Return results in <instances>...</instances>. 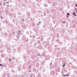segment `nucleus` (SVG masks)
<instances>
[{"label":"nucleus","mask_w":77,"mask_h":77,"mask_svg":"<svg viewBox=\"0 0 77 77\" xmlns=\"http://www.w3.org/2000/svg\"><path fill=\"white\" fill-rule=\"evenodd\" d=\"M49 45V44H46L45 45V48H48V50L49 51H51V48L50 47H48V46Z\"/></svg>","instance_id":"nucleus-1"},{"label":"nucleus","mask_w":77,"mask_h":77,"mask_svg":"<svg viewBox=\"0 0 77 77\" xmlns=\"http://www.w3.org/2000/svg\"><path fill=\"white\" fill-rule=\"evenodd\" d=\"M5 47H7L8 50H10V48L9 47V45L7 44H6L5 45Z\"/></svg>","instance_id":"nucleus-2"},{"label":"nucleus","mask_w":77,"mask_h":77,"mask_svg":"<svg viewBox=\"0 0 77 77\" xmlns=\"http://www.w3.org/2000/svg\"><path fill=\"white\" fill-rule=\"evenodd\" d=\"M50 74H51V75H54V71H52L51 72Z\"/></svg>","instance_id":"nucleus-3"},{"label":"nucleus","mask_w":77,"mask_h":77,"mask_svg":"<svg viewBox=\"0 0 77 77\" xmlns=\"http://www.w3.org/2000/svg\"><path fill=\"white\" fill-rule=\"evenodd\" d=\"M4 37H8V33L7 32H5V33L4 35Z\"/></svg>","instance_id":"nucleus-4"},{"label":"nucleus","mask_w":77,"mask_h":77,"mask_svg":"<svg viewBox=\"0 0 77 77\" xmlns=\"http://www.w3.org/2000/svg\"><path fill=\"white\" fill-rule=\"evenodd\" d=\"M26 15L28 17H30V13L29 12H27Z\"/></svg>","instance_id":"nucleus-5"},{"label":"nucleus","mask_w":77,"mask_h":77,"mask_svg":"<svg viewBox=\"0 0 77 77\" xmlns=\"http://www.w3.org/2000/svg\"><path fill=\"white\" fill-rule=\"evenodd\" d=\"M31 62V61L30 60H28V61H27V63L29 64Z\"/></svg>","instance_id":"nucleus-6"},{"label":"nucleus","mask_w":77,"mask_h":77,"mask_svg":"<svg viewBox=\"0 0 77 77\" xmlns=\"http://www.w3.org/2000/svg\"><path fill=\"white\" fill-rule=\"evenodd\" d=\"M44 7L47 8V7H48V5L46 4H44Z\"/></svg>","instance_id":"nucleus-7"},{"label":"nucleus","mask_w":77,"mask_h":77,"mask_svg":"<svg viewBox=\"0 0 77 77\" xmlns=\"http://www.w3.org/2000/svg\"><path fill=\"white\" fill-rule=\"evenodd\" d=\"M37 42L38 44H41V42L39 40H38L37 41Z\"/></svg>","instance_id":"nucleus-8"},{"label":"nucleus","mask_w":77,"mask_h":77,"mask_svg":"<svg viewBox=\"0 0 77 77\" xmlns=\"http://www.w3.org/2000/svg\"><path fill=\"white\" fill-rule=\"evenodd\" d=\"M16 36L17 37V41H18V38H19V37H20V36L18 35H16Z\"/></svg>","instance_id":"nucleus-9"},{"label":"nucleus","mask_w":77,"mask_h":77,"mask_svg":"<svg viewBox=\"0 0 77 77\" xmlns=\"http://www.w3.org/2000/svg\"><path fill=\"white\" fill-rule=\"evenodd\" d=\"M28 41H29V39H28L27 38H26L25 39V41L26 42H28Z\"/></svg>","instance_id":"nucleus-10"},{"label":"nucleus","mask_w":77,"mask_h":77,"mask_svg":"<svg viewBox=\"0 0 77 77\" xmlns=\"http://www.w3.org/2000/svg\"><path fill=\"white\" fill-rule=\"evenodd\" d=\"M8 12H9L8 11L6 10L5 11V14H6V15H8Z\"/></svg>","instance_id":"nucleus-11"},{"label":"nucleus","mask_w":77,"mask_h":77,"mask_svg":"<svg viewBox=\"0 0 77 77\" xmlns=\"http://www.w3.org/2000/svg\"><path fill=\"white\" fill-rule=\"evenodd\" d=\"M53 5L54 6H56V3L53 2Z\"/></svg>","instance_id":"nucleus-12"},{"label":"nucleus","mask_w":77,"mask_h":77,"mask_svg":"<svg viewBox=\"0 0 77 77\" xmlns=\"http://www.w3.org/2000/svg\"><path fill=\"white\" fill-rule=\"evenodd\" d=\"M69 75V74H67V75L63 74V76H68V75Z\"/></svg>","instance_id":"nucleus-13"},{"label":"nucleus","mask_w":77,"mask_h":77,"mask_svg":"<svg viewBox=\"0 0 77 77\" xmlns=\"http://www.w3.org/2000/svg\"><path fill=\"white\" fill-rule=\"evenodd\" d=\"M17 69H18V71H20V70H21V68L20 67H18Z\"/></svg>","instance_id":"nucleus-14"},{"label":"nucleus","mask_w":77,"mask_h":77,"mask_svg":"<svg viewBox=\"0 0 77 77\" xmlns=\"http://www.w3.org/2000/svg\"><path fill=\"white\" fill-rule=\"evenodd\" d=\"M11 24H11L10 23H8V26H10V27H11L10 26H11Z\"/></svg>","instance_id":"nucleus-15"},{"label":"nucleus","mask_w":77,"mask_h":77,"mask_svg":"<svg viewBox=\"0 0 77 77\" xmlns=\"http://www.w3.org/2000/svg\"><path fill=\"white\" fill-rule=\"evenodd\" d=\"M13 52H14V53H15L16 52V49H13Z\"/></svg>","instance_id":"nucleus-16"},{"label":"nucleus","mask_w":77,"mask_h":77,"mask_svg":"<svg viewBox=\"0 0 77 77\" xmlns=\"http://www.w3.org/2000/svg\"><path fill=\"white\" fill-rule=\"evenodd\" d=\"M39 48H40V50H41V49H42V47L41 46H39Z\"/></svg>","instance_id":"nucleus-17"},{"label":"nucleus","mask_w":77,"mask_h":77,"mask_svg":"<svg viewBox=\"0 0 77 77\" xmlns=\"http://www.w3.org/2000/svg\"><path fill=\"white\" fill-rule=\"evenodd\" d=\"M58 45H55V47L56 48H57V47H58Z\"/></svg>","instance_id":"nucleus-18"},{"label":"nucleus","mask_w":77,"mask_h":77,"mask_svg":"<svg viewBox=\"0 0 77 77\" xmlns=\"http://www.w3.org/2000/svg\"><path fill=\"white\" fill-rule=\"evenodd\" d=\"M56 41L57 42H59L60 41V40L59 39H57L56 40Z\"/></svg>","instance_id":"nucleus-19"},{"label":"nucleus","mask_w":77,"mask_h":77,"mask_svg":"<svg viewBox=\"0 0 77 77\" xmlns=\"http://www.w3.org/2000/svg\"><path fill=\"white\" fill-rule=\"evenodd\" d=\"M26 33V34H27V35H29V32H28V31H27V32Z\"/></svg>","instance_id":"nucleus-20"},{"label":"nucleus","mask_w":77,"mask_h":77,"mask_svg":"<svg viewBox=\"0 0 77 77\" xmlns=\"http://www.w3.org/2000/svg\"><path fill=\"white\" fill-rule=\"evenodd\" d=\"M48 3H50L51 2V0H48Z\"/></svg>","instance_id":"nucleus-21"},{"label":"nucleus","mask_w":77,"mask_h":77,"mask_svg":"<svg viewBox=\"0 0 77 77\" xmlns=\"http://www.w3.org/2000/svg\"><path fill=\"white\" fill-rule=\"evenodd\" d=\"M46 15V13L45 12H44V16H45Z\"/></svg>","instance_id":"nucleus-22"},{"label":"nucleus","mask_w":77,"mask_h":77,"mask_svg":"<svg viewBox=\"0 0 77 77\" xmlns=\"http://www.w3.org/2000/svg\"><path fill=\"white\" fill-rule=\"evenodd\" d=\"M9 60L10 61L12 60V58H10L9 59Z\"/></svg>","instance_id":"nucleus-23"},{"label":"nucleus","mask_w":77,"mask_h":77,"mask_svg":"<svg viewBox=\"0 0 77 77\" xmlns=\"http://www.w3.org/2000/svg\"><path fill=\"white\" fill-rule=\"evenodd\" d=\"M67 15H69V16H70V15H69V13H67Z\"/></svg>","instance_id":"nucleus-24"},{"label":"nucleus","mask_w":77,"mask_h":77,"mask_svg":"<svg viewBox=\"0 0 77 77\" xmlns=\"http://www.w3.org/2000/svg\"><path fill=\"white\" fill-rule=\"evenodd\" d=\"M12 21L13 22H15V19H13Z\"/></svg>","instance_id":"nucleus-25"},{"label":"nucleus","mask_w":77,"mask_h":77,"mask_svg":"<svg viewBox=\"0 0 77 77\" xmlns=\"http://www.w3.org/2000/svg\"><path fill=\"white\" fill-rule=\"evenodd\" d=\"M14 17L15 18V16H16L15 14H14Z\"/></svg>","instance_id":"nucleus-26"},{"label":"nucleus","mask_w":77,"mask_h":77,"mask_svg":"<svg viewBox=\"0 0 77 77\" xmlns=\"http://www.w3.org/2000/svg\"><path fill=\"white\" fill-rule=\"evenodd\" d=\"M22 20H23V22L24 21V19H23L22 20H21V21H22Z\"/></svg>","instance_id":"nucleus-27"},{"label":"nucleus","mask_w":77,"mask_h":77,"mask_svg":"<svg viewBox=\"0 0 77 77\" xmlns=\"http://www.w3.org/2000/svg\"><path fill=\"white\" fill-rule=\"evenodd\" d=\"M51 64H52V62L50 63V64L49 65V66H51Z\"/></svg>","instance_id":"nucleus-28"},{"label":"nucleus","mask_w":77,"mask_h":77,"mask_svg":"<svg viewBox=\"0 0 77 77\" xmlns=\"http://www.w3.org/2000/svg\"><path fill=\"white\" fill-rule=\"evenodd\" d=\"M66 17H67V18H68V17H69V15H66Z\"/></svg>","instance_id":"nucleus-29"},{"label":"nucleus","mask_w":77,"mask_h":77,"mask_svg":"<svg viewBox=\"0 0 77 77\" xmlns=\"http://www.w3.org/2000/svg\"><path fill=\"white\" fill-rule=\"evenodd\" d=\"M75 14V12H73V15H74Z\"/></svg>","instance_id":"nucleus-30"},{"label":"nucleus","mask_w":77,"mask_h":77,"mask_svg":"<svg viewBox=\"0 0 77 77\" xmlns=\"http://www.w3.org/2000/svg\"><path fill=\"white\" fill-rule=\"evenodd\" d=\"M3 5H4V6H5V5H6V4H5V3H3Z\"/></svg>","instance_id":"nucleus-31"},{"label":"nucleus","mask_w":77,"mask_h":77,"mask_svg":"<svg viewBox=\"0 0 77 77\" xmlns=\"http://www.w3.org/2000/svg\"><path fill=\"white\" fill-rule=\"evenodd\" d=\"M40 39V38L38 37L37 38V39Z\"/></svg>","instance_id":"nucleus-32"},{"label":"nucleus","mask_w":77,"mask_h":77,"mask_svg":"<svg viewBox=\"0 0 77 77\" xmlns=\"http://www.w3.org/2000/svg\"><path fill=\"white\" fill-rule=\"evenodd\" d=\"M44 38H42L41 39V41H42Z\"/></svg>","instance_id":"nucleus-33"},{"label":"nucleus","mask_w":77,"mask_h":77,"mask_svg":"<svg viewBox=\"0 0 77 77\" xmlns=\"http://www.w3.org/2000/svg\"><path fill=\"white\" fill-rule=\"evenodd\" d=\"M63 23L64 24H65V23H66V22L65 21H63Z\"/></svg>","instance_id":"nucleus-34"},{"label":"nucleus","mask_w":77,"mask_h":77,"mask_svg":"<svg viewBox=\"0 0 77 77\" xmlns=\"http://www.w3.org/2000/svg\"><path fill=\"white\" fill-rule=\"evenodd\" d=\"M69 65H72V63H69Z\"/></svg>","instance_id":"nucleus-35"},{"label":"nucleus","mask_w":77,"mask_h":77,"mask_svg":"<svg viewBox=\"0 0 77 77\" xmlns=\"http://www.w3.org/2000/svg\"><path fill=\"white\" fill-rule=\"evenodd\" d=\"M74 62H76V60L75 59V60H74Z\"/></svg>","instance_id":"nucleus-36"},{"label":"nucleus","mask_w":77,"mask_h":77,"mask_svg":"<svg viewBox=\"0 0 77 77\" xmlns=\"http://www.w3.org/2000/svg\"><path fill=\"white\" fill-rule=\"evenodd\" d=\"M44 76L45 77H47V76L46 75H44Z\"/></svg>","instance_id":"nucleus-37"},{"label":"nucleus","mask_w":77,"mask_h":77,"mask_svg":"<svg viewBox=\"0 0 77 77\" xmlns=\"http://www.w3.org/2000/svg\"><path fill=\"white\" fill-rule=\"evenodd\" d=\"M56 74L57 75H58V73H56Z\"/></svg>","instance_id":"nucleus-38"},{"label":"nucleus","mask_w":77,"mask_h":77,"mask_svg":"<svg viewBox=\"0 0 77 77\" xmlns=\"http://www.w3.org/2000/svg\"><path fill=\"white\" fill-rule=\"evenodd\" d=\"M53 39V40H52V41H54V39H53V38H52Z\"/></svg>","instance_id":"nucleus-39"},{"label":"nucleus","mask_w":77,"mask_h":77,"mask_svg":"<svg viewBox=\"0 0 77 77\" xmlns=\"http://www.w3.org/2000/svg\"><path fill=\"white\" fill-rule=\"evenodd\" d=\"M11 72H14V70H11Z\"/></svg>","instance_id":"nucleus-40"},{"label":"nucleus","mask_w":77,"mask_h":77,"mask_svg":"<svg viewBox=\"0 0 77 77\" xmlns=\"http://www.w3.org/2000/svg\"><path fill=\"white\" fill-rule=\"evenodd\" d=\"M33 70H34V71H36V69H35L34 68L33 69Z\"/></svg>","instance_id":"nucleus-41"},{"label":"nucleus","mask_w":77,"mask_h":77,"mask_svg":"<svg viewBox=\"0 0 77 77\" xmlns=\"http://www.w3.org/2000/svg\"><path fill=\"white\" fill-rule=\"evenodd\" d=\"M34 45H36V42H35V44Z\"/></svg>","instance_id":"nucleus-42"},{"label":"nucleus","mask_w":77,"mask_h":77,"mask_svg":"<svg viewBox=\"0 0 77 77\" xmlns=\"http://www.w3.org/2000/svg\"><path fill=\"white\" fill-rule=\"evenodd\" d=\"M39 23H37V26H39Z\"/></svg>","instance_id":"nucleus-43"},{"label":"nucleus","mask_w":77,"mask_h":77,"mask_svg":"<svg viewBox=\"0 0 77 77\" xmlns=\"http://www.w3.org/2000/svg\"><path fill=\"white\" fill-rule=\"evenodd\" d=\"M38 56H42V55H41L40 54H38Z\"/></svg>","instance_id":"nucleus-44"},{"label":"nucleus","mask_w":77,"mask_h":77,"mask_svg":"<svg viewBox=\"0 0 77 77\" xmlns=\"http://www.w3.org/2000/svg\"><path fill=\"white\" fill-rule=\"evenodd\" d=\"M64 66H65V65H63L62 66V67H63Z\"/></svg>","instance_id":"nucleus-45"},{"label":"nucleus","mask_w":77,"mask_h":77,"mask_svg":"<svg viewBox=\"0 0 77 77\" xmlns=\"http://www.w3.org/2000/svg\"><path fill=\"white\" fill-rule=\"evenodd\" d=\"M33 38H35L36 37V36H32Z\"/></svg>","instance_id":"nucleus-46"},{"label":"nucleus","mask_w":77,"mask_h":77,"mask_svg":"<svg viewBox=\"0 0 77 77\" xmlns=\"http://www.w3.org/2000/svg\"><path fill=\"white\" fill-rule=\"evenodd\" d=\"M54 44V43H53V42H52L51 44Z\"/></svg>","instance_id":"nucleus-47"},{"label":"nucleus","mask_w":77,"mask_h":77,"mask_svg":"<svg viewBox=\"0 0 77 77\" xmlns=\"http://www.w3.org/2000/svg\"><path fill=\"white\" fill-rule=\"evenodd\" d=\"M74 15V16H75V17L77 16V15H76V14H75Z\"/></svg>","instance_id":"nucleus-48"},{"label":"nucleus","mask_w":77,"mask_h":77,"mask_svg":"<svg viewBox=\"0 0 77 77\" xmlns=\"http://www.w3.org/2000/svg\"><path fill=\"white\" fill-rule=\"evenodd\" d=\"M12 33L13 34H15V32H13Z\"/></svg>","instance_id":"nucleus-49"},{"label":"nucleus","mask_w":77,"mask_h":77,"mask_svg":"<svg viewBox=\"0 0 77 77\" xmlns=\"http://www.w3.org/2000/svg\"><path fill=\"white\" fill-rule=\"evenodd\" d=\"M75 9H76V11H77V9L76 8H75Z\"/></svg>","instance_id":"nucleus-50"},{"label":"nucleus","mask_w":77,"mask_h":77,"mask_svg":"<svg viewBox=\"0 0 77 77\" xmlns=\"http://www.w3.org/2000/svg\"><path fill=\"white\" fill-rule=\"evenodd\" d=\"M0 66H2V64H0Z\"/></svg>","instance_id":"nucleus-51"},{"label":"nucleus","mask_w":77,"mask_h":77,"mask_svg":"<svg viewBox=\"0 0 77 77\" xmlns=\"http://www.w3.org/2000/svg\"><path fill=\"white\" fill-rule=\"evenodd\" d=\"M19 33H21V31L19 30Z\"/></svg>","instance_id":"nucleus-52"},{"label":"nucleus","mask_w":77,"mask_h":77,"mask_svg":"<svg viewBox=\"0 0 77 77\" xmlns=\"http://www.w3.org/2000/svg\"><path fill=\"white\" fill-rule=\"evenodd\" d=\"M40 23H41V22H39L38 24H40Z\"/></svg>","instance_id":"nucleus-53"},{"label":"nucleus","mask_w":77,"mask_h":77,"mask_svg":"<svg viewBox=\"0 0 77 77\" xmlns=\"http://www.w3.org/2000/svg\"><path fill=\"white\" fill-rule=\"evenodd\" d=\"M75 6L77 7V4L75 5Z\"/></svg>","instance_id":"nucleus-54"},{"label":"nucleus","mask_w":77,"mask_h":77,"mask_svg":"<svg viewBox=\"0 0 77 77\" xmlns=\"http://www.w3.org/2000/svg\"><path fill=\"white\" fill-rule=\"evenodd\" d=\"M17 35H20V33H17Z\"/></svg>","instance_id":"nucleus-55"},{"label":"nucleus","mask_w":77,"mask_h":77,"mask_svg":"<svg viewBox=\"0 0 77 77\" xmlns=\"http://www.w3.org/2000/svg\"><path fill=\"white\" fill-rule=\"evenodd\" d=\"M7 7H9V5H7Z\"/></svg>","instance_id":"nucleus-56"},{"label":"nucleus","mask_w":77,"mask_h":77,"mask_svg":"<svg viewBox=\"0 0 77 77\" xmlns=\"http://www.w3.org/2000/svg\"><path fill=\"white\" fill-rule=\"evenodd\" d=\"M2 66H3H3H5V65H2Z\"/></svg>","instance_id":"nucleus-57"},{"label":"nucleus","mask_w":77,"mask_h":77,"mask_svg":"<svg viewBox=\"0 0 77 77\" xmlns=\"http://www.w3.org/2000/svg\"><path fill=\"white\" fill-rule=\"evenodd\" d=\"M25 62H26V59H25Z\"/></svg>","instance_id":"nucleus-58"},{"label":"nucleus","mask_w":77,"mask_h":77,"mask_svg":"<svg viewBox=\"0 0 77 77\" xmlns=\"http://www.w3.org/2000/svg\"><path fill=\"white\" fill-rule=\"evenodd\" d=\"M13 59H14V60H15V58H14H14H13Z\"/></svg>","instance_id":"nucleus-59"},{"label":"nucleus","mask_w":77,"mask_h":77,"mask_svg":"<svg viewBox=\"0 0 77 77\" xmlns=\"http://www.w3.org/2000/svg\"><path fill=\"white\" fill-rule=\"evenodd\" d=\"M37 72H38V71H37L36 72H35V73H37Z\"/></svg>","instance_id":"nucleus-60"},{"label":"nucleus","mask_w":77,"mask_h":77,"mask_svg":"<svg viewBox=\"0 0 77 77\" xmlns=\"http://www.w3.org/2000/svg\"><path fill=\"white\" fill-rule=\"evenodd\" d=\"M0 41H2V40L1 39H0Z\"/></svg>","instance_id":"nucleus-61"},{"label":"nucleus","mask_w":77,"mask_h":77,"mask_svg":"<svg viewBox=\"0 0 77 77\" xmlns=\"http://www.w3.org/2000/svg\"><path fill=\"white\" fill-rule=\"evenodd\" d=\"M63 65H65V63H64L63 64Z\"/></svg>","instance_id":"nucleus-62"},{"label":"nucleus","mask_w":77,"mask_h":77,"mask_svg":"<svg viewBox=\"0 0 77 77\" xmlns=\"http://www.w3.org/2000/svg\"><path fill=\"white\" fill-rule=\"evenodd\" d=\"M7 3H9V2H7Z\"/></svg>","instance_id":"nucleus-63"},{"label":"nucleus","mask_w":77,"mask_h":77,"mask_svg":"<svg viewBox=\"0 0 77 77\" xmlns=\"http://www.w3.org/2000/svg\"><path fill=\"white\" fill-rule=\"evenodd\" d=\"M7 77H9V76H8V75H7Z\"/></svg>","instance_id":"nucleus-64"}]
</instances>
